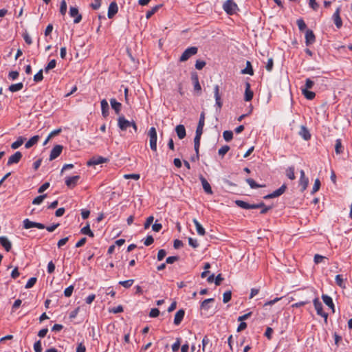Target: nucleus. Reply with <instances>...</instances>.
Returning <instances> with one entry per match:
<instances>
[{"mask_svg":"<svg viewBox=\"0 0 352 352\" xmlns=\"http://www.w3.org/2000/svg\"><path fill=\"white\" fill-rule=\"evenodd\" d=\"M148 135L149 137V144L153 151H157V131L154 126L150 128Z\"/></svg>","mask_w":352,"mask_h":352,"instance_id":"nucleus-1","label":"nucleus"},{"mask_svg":"<svg viewBox=\"0 0 352 352\" xmlns=\"http://www.w3.org/2000/svg\"><path fill=\"white\" fill-rule=\"evenodd\" d=\"M198 52L197 47H189L185 50L179 58L180 62L188 60L191 56L195 55Z\"/></svg>","mask_w":352,"mask_h":352,"instance_id":"nucleus-2","label":"nucleus"},{"mask_svg":"<svg viewBox=\"0 0 352 352\" xmlns=\"http://www.w3.org/2000/svg\"><path fill=\"white\" fill-rule=\"evenodd\" d=\"M223 8L227 14L232 15L236 13L238 6L232 0H227L224 2Z\"/></svg>","mask_w":352,"mask_h":352,"instance_id":"nucleus-3","label":"nucleus"},{"mask_svg":"<svg viewBox=\"0 0 352 352\" xmlns=\"http://www.w3.org/2000/svg\"><path fill=\"white\" fill-rule=\"evenodd\" d=\"M313 302L317 314L327 319L328 314L323 311V307L319 298L318 297L314 298Z\"/></svg>","mask_w":352,"mask_h":352,"instance_id":"nucleus-4","label":"nucleus"},{"mask_svg":"<svg viewBox=\"0 0 352 352\" xmlns=\"http://www.w3.org/2000/svg\"><path fill=\"white\" fill-rule=\"evenodd\" d=\"M235 204L237 206L243 208V209H257L260 206H263V204H250L248 202H245L242 200H236Z\"/></svg>","mask_w":352,"mask_h":352,"instance_id":"nucleus-5","label":"nucleus"},{"mask_svg":"<svg viewBox=\"0 0 352 352\" xmlns=\"http://www.w3.org/2000/svg\"><path fill=\"white\" fill-rule=\"evenodd\" d=\"M131 121L126 120L124 116H121L118 119V126L121 131H126L127 128L131 127Z\"/></svg>","mask_w":352,"mask_h":352,"instance_id":"nucleus-6","label":"nucleus"},{"mask_svg":"<svg viewBox=\"0 0 352 352\" xmlns=\"http://www.w3.org/2000/svg\"><path fill=\"white\" fill-rule=\"evenodd\" d=\"M107 161V158L103 157L102 156H94L87 162V166H91L106 163Z\"/></svg>","mask_w":352,"mask_h":352,"instance_id":"nucleus-7","label":"nucleus"},{"mask_svg":"<svg viewBox=\"0 0 352 352\" xmlns=\"http://www.w3.org/2000/svg\"><path fill=\"white\" fill-rule=\"evenodd\" d=\"M69 14L71 17L74 18V23H78L82 20V15L79 14L78 9L76 7H70Z\"/></svg>","mask_w":352,"mask_h":352,"instance_id":"nucleus-8","label":"nucleus"},{"mask_svg":"<svg viewBox=\"0 0 352 352\" xmlns=\"http://www.w3.org/2000/svg\"><path fill=\"white\" fill-rule=\"evenodd\" d=\"M191 80L193 83L194 90L197 92L199 94H201V87L199 82V76L197 72H193L191 73Z\"/></svg>","mask_w":352,"mask_h":352,"instance_id":"nucleus-9","label":"nucleus"},{"mask_svg":"<svg viewBox=\"0 0 352 352\" xmlns=\"http://www.w3.org/2000/svg\"><path fill=\"white\" fill-rule=\"evenodd\" d=\"M340 12H341V7L340 6V7L337 8V9L336 10V11L332 16L334 23H335L336 28L338 29L340 28L342 25V21L340 16Z\"/></svg>","mask_w":352,"mask_h":352,"instance_id":"nucleus-10","label":"nucleus"},{"mask_svg":"<svg viewBox=\"0 0 352 352\" xmlns=\"http://www.w3.org/2000/svg\"><path fill=\"white\" fill-rule=\"evenodd\" d=\"M23 227L25 229H30L32 228H37L38 229H44V224L41 223H36L30 221L28 219H26L23 221Z\"/></svg>","mask_w":352,"mask_h":352,"instance_id":"nucleus-11","label":"nucleus"},{"mask_svg":"<svg viewBox=\"0 0 352 352\" xmlns=\"http://www.w3.org/2000/svg\"><path fill=\"white\" fill-rule=\"evenodd\" d=\"M214 95L215 98V105L220 109L222 107L223 103L219 94V86L218 85H216L214 87Z\"/></svg>","mask_w":352,"mask_h":352,"instance_id":"nucleus-12","label":"nucleus"},{"mask_svg":"<svg viewBox=\"0 0 352 352\" xmlns=\"http://www.w3.org/2000/svg\"><path fill=\"white\" fill-rule=\"evenodd\" d=\"M316 41V36L314 32L311 30H307L305 32V43L307 46L313 44Z\"/></svg>","mask_w":352,"mask_h":352,"instance_id":"nucleus-13","label":"nucleus"},{"mask_svg":"<svg viewBox=\"0 0 352 352\" xmlns=\"http://www.w3.org/2000/svg\"><path fill=\"white\" fill-rule=\"evenodd\" d=\"M63 146L56 145L51 151V153L50 155V160H53L56 159V157H58L60 155V153L63 151Z\"/></svg>","mask_w":352,"mask_h":352,"instance_id":"nucleus-14","label":"nucleus"},{"mask_svg":"<svg viewBox=\"0 0 352 352\" xmlns=\"http://www.w3.org/2000/svg\"><path fill=\"white\" fill-rule=\"evenodd\" d=\"M254 96V92L251 90V86L249 82L245 83V89L244 94V100L249 102L252 100Z\"/></svg>","mask_w":352,"mask_h":352,"instance_id":"nucleus-15","label":"nucleus"},{"mask_svg":"<svg viewBox=\"0 0 352 352\" xmlns=\"http://www.w3.org/2000/svg\"><path fill=\"white\" fill-rule=\"evenodd\" d=\"M118 11V7L115 1L111 2L109 4L108 8L107 16L109 19H112Z\"/></svg>","mask_w":352,"mask_h":352,"instance_id":"nucleus-16","label":"nucleus"},{"mask_svg":"<svg viewBox=\"0 0 352 352\" xmlns=\"http://www.w3.org/2000/svg\"><path fill=\"white\" fill-rule=\"evenodd\" d=\"M79 179H80V177L78 175L67 177L65 179V184L69 188H72L77 184Z\"/></svg>","mask_w":352,"mask_h":352,"instance_id":"nucleus-17","label":"nucleus"},{"mask_svg":"<svg viewBox=\"0 0 352 352\" xmlns=\"http://www.w3.org/2000/svg\"><path fill=\"white\" fill-rule=\"evenodd\" d=\"M185 315V311L182 309L178 310L174 318V324L177 326L179 325L184 319Z\"/></svg>","mask_w":352,"mask_h":352,"instance_id":"nucleus-18","label":"nucleus"},{"mask_svg":"<svg viewBox=\"0 0 352 352\" xmlns=\"http://www.w3.org/2000/svg\"><path fill=\"white\" fill-rule=\"evenodd\" d=\"M22 157V154L19 151H16L14 154L11 155L8 161V165L18 163Z\"/></svg>","mask_w":352,"mask_h":352,"instance_id":"nucleus-19","label":"nucleus"},{"mask_svg":"<svg viewBox=\"0 0 352 352\" xmlns=\"http://www.w3.org/2000/svg\"><path fill=\"white\" fill-rule=\"evenodd\" d=\"M199 179L201 182L202 187H203L204 191L209 195H212L213 193V192H212L211 186H210V184L208 182V181L202 175L200 176Z\"/></svg>","mask_w":352,"mask_h":352,"instance_id":"nucleus-20","label":"nucleus"},{"mask_svg":"<svg viewBox=\"0 0 352 352\" xmlns=\"http://www.w3.org/2000/svg\"><path fill=\"white\" fill-rule=\"evenodd\" d=\"M322 299L324 302V303L328 306L330 309H332L333 312L335 311V307H334V304H333V300L331 298V297H330L329 296L327 295V294H322Z\"/></svg>","mask_w":352,"mask_h":352,"instance_id":"nucleus-21","label":"nucleus"},{"mask_svg":"<svg viewBox=\"0 0 352 352\" xmlns=\"http://www.w3.org/2000/svg\"><path fill=\"white\" fill-rule=\"evenodd\" d=\"M175 132L180 140L184 138L186 135V129L182 124H179L175 127Z\"/></svg>","mask_w":352,"mask_h":352,"instance_id":"nucleus-22","label":"nucleus"},{"mask_svg":"<svg viewBox=\"0 0 352 352\" xmlns=\"http://www.w3.org/2000/svg\"><path fill=\"white\" fill-rule=\"evenodd\" d=\"M102 115L104 118L109 116V104L106 99H103L100 102Z\"/></svg>","mask_w":352,"mask_h":352,"instance_id":"nucleus-23","label":"nucleus"},{"mask_svg":"<svg viewBox=\"0 0 352 352\" xmlns=\"http://www.w3.org/2000/svg\"><path fill=\"white\" fill-rule=\"evenodd\" d=\"M110 104L111 105L112 109L115 111L116 114H119L121 110L122 104L120 102H117L115 98H111L110 100Z\"/></svg>","mask_w":352,"mask_h":352,"instance_id":"nucleus-24","label":"nucleus"},{"mask_svg":"<svg viewBox=\"0 0 352 352\" xmlns=\"http://www.w3.org/2000/svg\"><path fill=\"white\" fill-rule=\"evenodd\" d=\"M299 134L305 140H309L311 138V134L309 130L304 126L300 127Z\"/></svg>","mask_w":352,"mask_h":352,"instance_id":"nucleus-25","label":"nucleus"},{"mask_svg":"<svg viewBox=\"0 0 352 352\" xmlns=\"http://www.w3.org/2000/svg\"><path fill=\"white\" fill-rule=\"evenodd\" d=\"M0 243L5 248L6 251H10L11 249V243L9 240L5 236H0Z\"/></svg>","mask_w":352,"mask_h":352,"instance_id":"nucleus-26","label":"nucleus"},{"mask_svg":"<svg viewBox=\"0 0 352 352\" xmlns=\"http://www.w3.org/2000/svg\"><path fill=\"white\" fill-rule=\"evenodd\" d=\"M192 221L195 226L196 230H197V232L198 233V234H199L201 236H204L206 232H205V229L203 228V226L200 224V223L196 219H194Z\"/></svg>","mask_w":352,"mask_h":352,"instance_id":"nucleus-27","label":"nucleus"},{"mask_svg":"<svg viewBox=\"0 0 352 352\" xmlns=\"http://www.w3.org/2000/svg\"><path fill=\"white\" fill-rule=\"evenodd\" d=\"M40 139L39 135H34L26 143H25V148H29L34 146L35 144H36Z\"/></svg>","mask_w":352,"mask_h":352,"instance_id":"nucleus-28","label":"nucleus"},{"mask_svg":"<svg viewBox=\"0 0 352 352\" xmlns=\"http://www.w3.org/2000/svg\"><path fill=\"white\" fill-rule=\"evenodd\" d=\"M241 74H249V75H251V76H252L254 74V71H253V69H252V64H251V63L249 60H248L246 62V67H245V68L241 70Z\"/></svg>","mask_w":352,"mask_h":352,"instance_id":"nucleus-29","label":"nucleus"},{"mask_svg":"<svg viewBox=\"0 0 352 352\" xmlns=\"http://www.w3.org/2000/svg\"><path fill=\"white\" fill-rule=\"evenodd\" d=\"M214 301V299L212 298L204 300L201 304V306H200L201 309L204 310V311H208V309H210L209 303L212 302Z\"/></svg>","mask_w":352,"mask_h":352,"instance_id":"nucleus-30","label":"nucleus"},{"mask_svg":"<svg viewBox=\"0 0 352 352\" xmlns=\"http://www.w3.org/2000/svg\"><path fill=\"white\" fill-rule=\"evenodd\" d=\"M23 84L22 82H18L16 84L11 85L9 87L8 89L11 92H16V91L21 90L23 89Z\"/></svg>","mask_w":352,"mask_h":352,"instance_id":"nucleus-31","label":"nucleus"},{"mask_svg":"<svg viewBox=\"0 0 352 352\" xmlns=\"http://www.w3.org/2000/svg\"><path fill=\"white\" fill-rule=\"evenodd\" d=\"M286 188L287 186L285 184L282 185L278 189L272 192V196H274V198L280 196L285 192Z\"/></svg>","mask_w":352,"mask_h":352,"instance_id":"nucleus-32","label":"nucleus"},{"mask_svg":"<svg viewBox=\"0 0 352 352\" xmlns=\"http://www.w3.org/2000/svg\"><path fill=\"white\" fill-rule=\"evenodd\" d=\"M286 188L287 186L285 184L282 185L278 189L272 192V196H274V198L280 196L285 192Z\"/></svg>","mask_w":352,"mask_h":352,"instance_id":"nucleus-33","label":"nucleus"},{"mask_svg":"<svg viewBox=\"0 0 352 352\" xmlns=\"http://www.w3.org/2000/svg\"><path fill=\"white\" fill-rule=\"evenodd\" d=\"M336 283L341 288H345L346 285L342 275L338 274L335 278Z\"/></svg>","mask_w":352,"mask_h":352,"instance_id":"nucleus-34","label":"nucleus"},{"mask_svg":"<svg viewBox=\"0 0 352 352\" xmlns=\"http://www.w3.org/2000/svg\"><path fill=\"white\" fill-rule=\"evenodd\" d=\"M200 138H194V148L197 155V159H199V146H200Z\"/></svg>","mask_w":352,"mask_h":352,"instance_id":"nucleus-35","label":"nucleus"},{"mask_svg":"<svg viewBox=\"0 0 352 352\" xmlns=\"http://www.w3.org/2000/svg\"><path fill=\"white\" fill-rule=\"evenodd\" d=\"M81 233L83 234H86L90 237H94V232L91 230L89 225L87 224L85 227H83L81 230Z\"/></svg>","mask_w":352,"mask_h":352,"instance_id":"nucleus-36","label":"nucleus"},{"mask_svg":"<svg viewBox=\"0 0 352 352\" xmlns=\"http://www.w3.org/2000/svg\"><path fill=\"white\" fill-rule=\"evenodd\" d=\"M335 151L336 154H340L343 152V146L340 139H337L336 141Z\"/></svg>","mask_w":352,"mask_h":352,"instance_id":"nucleus-37","label":"nucleus"},{"mask_svg":"<svg viewBox=\"0 0 352 352\" xmlns=\"http://www.w3.org/2000/svg\"><path fill=\"white\" fill-rule=\"evenodd\" d=\"M302 93L307 100H313L316 96L314 92L309 90L302 89Z\"/></svg>","mask_w":352,"mask_h":352,"instance_id":"nucleus-38","label":"nucleus"},{"mask_svg":"<svg viewBox=\"0 0 352 352\" xmlns=\"http://www.w3.org/2000/svg\"><path fill=\"white\" fill-rule=\"evenodd\" d=\"M286 175L291 180H294L295 179L294 175V167L290 166L286 170Z\"/></svg>","mask_w":352,"mask_h":352,"instance_id":"nucleus-39","label":"nucleus"},{"mask_svg":"<svg viewBox=\"0 0 352 352\" xmlns=\"http://www.w3.org/2000/svg\"><path fill=\"white\" fill-rule=\"evenodd\" d=\"M314 85V81L311 80L310 78H307L305 80V84L304 86L301 87L302 89L309 90L311 89Z\"/></svg>","mask_w":352,"mask_h":352,"instance_id":"nucleus-40","label":"nucleus"},{"mask_svg":"<svg viewBox=\"0 0 352 352\" xmlns=\"http://www.w3.org/2000/svg\"><path fill=\"white\" fill-rule=\"evenodd\" d=\"M245 182L249 184L251 188H257L263 187V186L256 184V182L252 178H248Z\"/></svg>","mask_w":352,"mask_h":352,"instance_id":"nucleus-41","label":"nucleus"},{"mask_svg":"<svg viewBox=\"0 0 352 352\" xmlns=\"http://www.w3.org/2000/svg\"><path fill=\"white\" fill-rule=\"evenodd\" d=\"M311 297H309L308 298H307L304 300H300L295 304H293L292 307L298 308V307L304 306L311 302Z\"/></svg>","mask_w":352,"mask_h":352,"instance_id":"nucleus-42","label":"nucleus"},{"mask_svg":"<svg viewBox=\"0 0 352 352\" xmlns=\"http://www.w3.org/2000/svg\"><path fill=\"white\" fill-rule=\"evenodd\" d=\"M133 283H134L133 279H129L126 280H120L118 283H119V285L123 286L125 288H129L130 287L132 286Z\"/></svg>","mask_w":352,"mask_h":352,"instance_id":"nucleus-43","label":"nucleus"},{"mask_svg":"<svg viewBox=\"0 0 352 352\" xmlns=\"http://www.w3.org/2000/svg\"><path fill=\"white\" fill-rule=\"evenodd\" d=\"M309 179L308 178H302L299 180V186H301V191H304L308 185Z\"/></svg>","mask_w":352,"mask_h":352,"instance_id":"nucleus-44","label":"nucleus"},{"mask_svg":"<svg viewBox=\"0 0 352 352\" xmlns=\"http://www.w3.org/2000/svg\"><path fill=\"white\" fill-rule=\"evenodd\" d=\"M161 7V5L155 6V7L152 8L150 10H148L146 14V17L147 19H149L153 14H154L158 9Z\"/></svg>","mask_w":352,"mask_h":352,"instance_id":"nucleus-45","label":"nucleus"},{"mask_svg":"<svg viewBox=\"0 0 352 352\" xmlns=\"http://www.w3.org/2000/svg\"><path fill=\"white\" fill-rule=\"evenodd\" d=\"M223 137L226 142H230L233 138V133L232 131H225Z\"/></svg>","mask_w":352,"mask_h":352,"instance_id":"nucleus-46","label":"nucleus"},{"mask_svg":"<svg viewBox=\"0 0 352 352\" xmlns=\"http://www.w3.org/2000/svg\"><path fill=\"white\" fill-rule=\"evenodd\" d=\"M23 139L21 137L12 144L11 148L12 149H16L19 146H21L23 144Z\"/></svg>","mask_w":352,"mask_h":352,"instance_id":"nucleus-47","label":"nucleus"},{"mask_svg":"<svg viewBox=\"0 0 352 352\" xmlns=\"http://www.w3.org/2000/svg\"><path fill=\"white\" fill-rule=\"evenodd\" d=\"M229 150H230V146L228 145H224L219 149L218 153L223 158L224 157V155L228 152Z\"/></svg>","mask_w":352,"mask_h":352,"instance_id":"nucleus-48","label":"nucleus"},{"mask_svg":"<svg viewBox=\"0 0 352 352\" xmlns=\"http://www.w3.org/2000/svg\"><path fill=\"white\" fill-rule=\"evenodd\" d=\"M296 23L300 31H303L307 28V25L302 19H298Z\"/></svg>","mask_w":352,"mask_h":352,"instance_id":"nucleus-49","label":"nucleus"},{"mask_svg":"<svg viewBox=\"0 0 352 352\" xmlns=\"http://www.w3.org/2000/svg\"><path fill=\"white\" fill-rule=\"evenodd\" d=\"M231 298H232L231 291H226L223 294V302L224 303H227L231 300Z\"/></svg>","mask_w":352,"mask_h":352,"instance_id":"nucleus-50","label":"nucleus"},{"mask_svg":"<svg viewBox=\"0 0 352 352\" xmlns=\"http://www.w3.org/2000/svg\"><path fill=\"white\" fill-rule=\"evenodd\" d=\"M61 131V129H55L54 131H52L50 134L49 135L47 136V138H45V144L47 143V142L52 138H53L54 136L59 134Z\"/></svg>","mask_w":352,"mask_h":352,"instance_id":"nucleus-51","label":"nucleus"},{"mask_svg":"<svg viewBox=\"0 0 352 352\" xmlns=\"http://www.w3.org/2000/svg\"><path fill=\"white\" fill-rule=\"evenodd\" d=\"M258 204H263V206H260L258 208H261V210L260 212L261 214H265L267 213L272 208V206H267L263 202H260Z\"/></svg>","mask_w":352,"mask_h":352,"instance_id":"nucleus-52","label":"nucleus"},{"mask_svg":"<svg viewBox=\"0 0 352 352\" xmlns=\"http://www.w3.org/2000/svg\"><path fill=\"white\" fill-rule=\"evenodd\" d=\"M56 61L55 59L51 60L47 66H45V72H47L49 70L54 69L56 67Z\"/></svg>","mask_w":352,"mask_h":352,"instance_id":"nucleus-53","label":"nucleus"},{"mask_svg":"<svg viewBox=\"0 0 352 352\" xmlns=\"http://www.w3.org/2000/svg\"><path fill=\"white\" fill-rule=\"evenodd\" d=\"M74 285L67 287L64 291V295L65 297H70L74 292Z\"/></svg>","mask_w":352,"mask_h":352,"instance_id":"nucleus-54","label":"nucleus"},{"mask_svg":"<svg viewBox=\"0 0 352 352\" xmlns=\"http://www.w3.org/2000/svg\"><path fill=\"white\" fill-rule=\"evenodd\" d=\"M320 182L318 179H316L312 188L311 194H314L315 192H316L320 189Z\"/></svg>","mask_w":352,"mask_h":352,"instance_id":"nucleus-55","label":"nucleus"},{"mask_svg":"<svg viewBox=\"0 0 352 352\" xmlns=\"http://www.w3.org/2000/svg\"><path fill=\"white\" fill-rule=\"evenodd\" d=\"M309 6L316 11L319 8V4L317 3L316 0H309Z\"/></svg>","mask_w":352,"mask_h":352,"instance_id":"nucleus-56","label":"nucleus"},{"mask_svg":"<svg viewBox=\"0 0 352 352\" xmlns=\"http://www.w3.org/2000/svg\"><path fill=\"white\" fill-rule=\"evenodd\" d=\"M206 64L204 60H197L195 63V68L198 70H201L205 67Z\"/></svg>","mask_w":352,"mask_h":352,"instance_id":"nucleus-57","label":"nucleus"},{"mask_svg":"<svg viewBox=\"0 0 352 352\" xmlns=\"http://www.w3.org/2000/svg\"><path fill=\"white\" fill-rule=\"evenodd\" d=\"M36 278H35V277L30 278L25 285V288L29 289V288L32 287L34 285V284L36 283Z\"/></svg>","mask_w":352,"mask_h":352,"instance_id":"nucleus-58","label":"nucleus"},{"mask_svg":"<svg viewBox=\"0 0 352 352\" xmlns=\"http://www.w3.org/2000/svg\"><path fill=\"white\" fill-rule=\"evenodd\" d=\"M181 344V339L179 338L176 339V342L172 345V350L173 352H176L179 350Z\"/></svg>","mask_w":352,"mask_h":352,"instance_id":"nucleus-59","label":"nucleus"},{"mask_svg":"<svg viewBox=\"0 0 352 352\" xmlns=\"http://www.w3.org/2000/svg\"><path fill=\"white\" fill-rule=\"evenodd\" d=\"M67 12V3L65 0H63L60 3V12L62 15H65Z\"/></svg>","mask_w":352,"mask_h":352,"instance_id":"nucleus-60","label":"nucleus"},{"mask_svg":"<svg viewBox=\"0 0 352 352\" xmlns=\"http://www.w3.org/2000/svg\"><path fill=\"white\" fill-rule=\"evenodd\" d=\"M188 244L193 248H197L199 246L197 240L191 237L188 238Z\"/></svg>","mask_w":352,"mask_h":352,"instance_id":"nucleus-61","label":"nucleus"},{"mask_svg":"<svg viewBox=\"0 0 352 352\" xmlns=\"http://www.w3.org/2000/svg\"><path fill=\"white\" fill-rule=\"evenodd\" d=\"M43 78V69H40L34 76V80L36 82L41 81Z\"/></svg>","mask_w":352,"mask_h":352,"instance_id":"nucleus-62","label":"nucleus"},{"mask_svg":"<svg viewBox=\"0 0 352 352\" xmlns=\"http://www.w3.org/2000/svg\"><path fill=\"white\" fill-rule=\"evenodd\" d=\"M153 219H154V217L153 216H149L145 223H144V229H148L150 226L152 224V223L153 222Z\"/></svg>","mask_w":352,"mask_h":352,"instance_id":"nucleus-63","label":"nucleus"},{"mask_svg":"<svg viewBox=\"0 0 352 352\" xmlns=\"http://www.w3.org/2000/svg\"><path fill=\"white\" fill-rule=\"evenodd\" d=\"M34 350L35 352H41L42 351V345L41 340H38L34 344Z\"/></svg>","mask_w":352,"mask_h":352,"instance_id":"nucleus-64","label":"nucleus"}]
</instances>
